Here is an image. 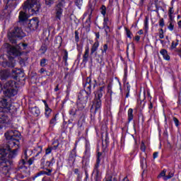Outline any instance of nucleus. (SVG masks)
<instances>
[{"mask_svg": "<svg viewBox=\"0 0 181 181\" xmlns=\"http://www.w3.org/2000/svg\"><path fill=\"white\" fill-rule=\"evenodd\" d=\"M4 135L8 141L3 148H0V173L6 175L11 170V165L13 163L12 159L18 155L21 133L16 130H9Z\"/></svg>", "mask_w": 181, "mask_h": 181, "instance_id": "f257e3e1", "label": "nucleus"}, {"mask_svg": "<svg viewBox=\"0 0 181 181\" xmlns=\"http://www.w3.org/2000/svg\"><path fill=\"white\" fill-rule=\"evenodd\" d=\"M91 87L93 88H95V83L91 82V78H87L86 83L84 85V90L80 91L78 95V100L76 105L78 110H83V108H86L87 103L88 102V98H91Z\"/></svg>", "mask_w": 181, "mask_h": 181, "instance_id": "f03ea898", "label": "nucleus"}, {"mask_svg": "<svg viewBox=\"0 0 181 181\" xmlns=\"http://www.w3.org/2000/svg\"><path fill=\"white\" fill-rule=\"evenodd\" d=\"M3 93L4 97L11 98L18 94V86L15 81H8L4 85Z\"/></svg>", "mask_w": 181, "mask_h": 181, "instance_id": "7ed1b4c3", "label": "nucleus"}, {"mask_svg": "<svg viewBox=\"0 0 181 181\" xmlns=\"http://www.w3.org/2000/svg\"><path fill=\"white\" fill-rule=\"evenodd\" d=\"M28 9L30 15H37L40 11V3L38 0H27L24 2L23 10Z\"/></svg>", "mask_w": 181, "mask_h": 181, "instance_id": "20e7f679", "label": "nucleus"}, {"mask_svg": "<svg viewBox=\"0 0 181 181\" xmlns=\"http://www.w3.org/2000/svg\"><path fill=\"white\" fill-rule=\"evenodd\" d=\"M25 34L22 30V28L19 27H14L13 30L8 33V37L11 43L15 45L16 43V39H23Z\"/></svg>", "mask_w": 181, "mask_h": 181, "instance_id": "39448f33", "label": "nucleus"}, {"mask_svg": "<svg viewBox=\"0 0 181 181\" xmlns=\"http://www.w3.org/2000/svg\"><path fill=\"white\" fill-rule=\"evenodd\" d=\"M66 4H67V0L57 1L55 5V11H56L55 18L57 21L61 20L62 15L63 14V8L66 6Z\"/></svg>", "mask_w": 181, "mask_h": 181, "instance_id": "423d86ee", "label": "nucleus"}, {"mask_svg": "<svg viewBox=\"0 0 181 181\" xmlns=\"http://www.w3.org/2000/svg\"><path fill=\"white\" fill-rule=\"evenodd\" d=\"M0 111L4 112H9L11 111V103L8 102V100L4 98L0 100Z\"/></svg>", "mask_w": 181, "mask_h": 181, "instance_id": "0eeeda50", "label": "nucleus"}, {"mask_svg": "<svg viewBox=\"0 0 181 181\" xmlns=\"http://www.w3.org/2000/svg\"><path fill=\"white\" fill-rule=\"evenodd\" d=\"M8 54L10 56H14L16 57L18 56H21V50H19V46L18 47H12L11 45H8Z\"/></svg>", "mask_w": 181, "mask_h": 181, "instance_id": "6e6552de", "label": "nucleus"}, {"mask_svg": "<svg viewBox=\"0 0 181 181\" xmlns=\"http://www.w3.org/2000/svg\"><path fill=\"white\" fill-rule=\"evenodd\" d=\"M39 27V18H33V19L30 20L28 23V28L30 30H36Z\"/></svg>", "mask_w": 181, "mask_h": 181, "instance_id": "1a4fd4ad", "label": "nucleus"}, {"mask_svg": "<svg viewBox=\"0 0 181 181\" xmlns=\"http://www.w3.org/2000/svg\"><path fill=\"white\" fill-rule=\"evenodd\" d=\"M101 99H97L94 98L93 100V104L90 108V110H93V108H95V112H100V110H101Z\"/></svg>", "mask_w": 181, "mask_h": 181, "instance_id": "9d476101", "label": "nucleus"}, {"mask_svg": "<svg viewBox=\"0 0 181 181\" xmlns=\"http://www.w3.org/2000/svg\"><path fill=\"white\" fill-rule=\"evenodd\" d=\"M42 175H47V176H50V175H52V170L48 169L47 171H40L33 177V180H36V179L37 180H42V178L40 177Z\"/></svg>", "mask_w": 181, "mask_h": 181, "instance_id": "9b49d317", "label": "nucleus"}, {"mask_svg": "<svg viewBox=\"0 0 181 181\" xmlns=\"http://www.w3.org/2000/svg\"><path fill=\"white\" fill-rule=\"evenodd\" d=\"M104 94H105V87H100L99 89L96 92H95V98L98 100H101Z\"/></svg>", "mask_w": 181, "mask_h": 181, "instance_id": "f8f14e48", "label": "nucleus"}, {"mask_svg": "<svg viewBox=\"0 0 181 181\" xmlns=\"http://www.w3.org/2000/svg\"><path fill=\"white\" fill-rule=\"evenodd\" d=\"M69 114L72 119H69L68 122L69 124H71V122H73V118H76V116L77 115V108L71 107L69 111Z\"/></svg>", "mask_w": 181, "mask_h": 181, "instance_id": "ddd939ff", "label": "nucleus"}, {"mask_svg": "<svg viewBox=\"0 0 181 181\" xmlns=\"http://www.w3.org/2000/svg\"><path fill=\"white\" fill-rule=\"evenodd\" d=\"M6 112L0 111V124H6V122H8L9 117Z\"/></svg>", "mask_w": 181, "mask_h": 181, "instance_id": "4468645a", "label": "nucleus"}, {"mask_svg": "<svg viewBox=\"0 0 181 181\" xmlns=\"http://www.w3.org/2000/svg\"><path fill=\"white\" fill-rule=\"evenodd\" d=\"M23 159H21L19 161V166L20 168H23V166H25V165H26V161L25 160V159H28V151L25 150L24 151V154L22 156Z\"/></svg>", "mask_w": 181, "mask_h": 181, "instance_id": "2eb2a0df", "label": "nucleus"}, {"mask_svg": "<svg viewBox=\"0 0 181 181\" xmlns=\"http://www.w3.org/2000/svg\"><path fill=\"white\" fill-rule=\"evenodd\" d=\"M101 156H103V153L101 152L98 153L97 156V160H96V163L95 165V172H97L98 170V168L100 167V163L101 162Z\"/></svg>", "mask_w": 181, "mask_h": 181, "instance_id": "dca6fc26", "label": "nucleus"}, {"mask_svg": "<svg viewBox=\"0 0 181 181\" xmlns=\"http://www.w3.org/2000/svg\"><path fill=\"white\" fill-rule=\"evenodd\" d=\"M90 54V48L88 47H86L84 54L83 56V63H87L88 62V54Z\"/></svg>", "mask_w": 181, "mask_h": 181, "instance_id": "f3484780", "label": "nucleus"}, {"mask_svg": "<svg viewBox=\"0 0 181 181\" xmlns=\"http://www.w3.org/2000/svg\"><path fill=\"white\" fill-rule=\"evenodd\" d=\"M0 77H1V80H6V78L9 77V72H8V71L6 70L1 71Z\"/></svg>", "mask_w": 181, "mask_h": 181, "instance_id": "a211bd4d", "label": "nucleus"}, {"mask_svg": "<svg viewBox=\"0 0 181 181\" xmlns=\"http://www.w3.org/2000/svg\"><path fill=\"white\" fill-rule=\"evenodd\" d=\"M98 46H100V43L98 42V41L95 42L90 49V54H94L96 50H98Z\"/></svg>", "mask_w": 181, "mask_h": 181, "instance_id": "6ab92c4d", "label": "nucleus"}, {"mask_svg": "<svg viewBox=\"0 0 181 181\" xmlns=\"http://www.w3.org/2000/svg\"><path fill=\"white\" fill-rule=\"evenodd\" d=\"M18 19L21 22H23L25 21H26V19H28V16H26V13L23 12V11H21L19 16H18Z\"/></svg>", "mask_w": 181, "mask_h": 181, "instance_id": "aec40b11", "label": "nucleus"}, {"mask_svg": "<svg viewBox=\"0 0 181 181\" xmlns=\"http://www.w3.org/2000/svg\"><path fill=\"white\" fill-rule=\"evenodd\" d=\"M160 53L165 60H170V57L168 54V51L166 49H161Z\"/></svg>", "mask_w": 181, "mask_h": 181, "instance_id": "412c9836", "label": "nucleus"}, {"mask_svg": "<svg viewBox=\"0 0 181 181\" xmlns=\"http://www.w3.org/2000/svg\"><path fill=\"white\" fill-rule=\"evenodd\" d=\"M134 119V110L129 108L128 110V122H131Z\"/></svg>", "mask_w": 181, "mask_h": 181, "instance_id": "4be33fe9", "label": "nucleus"}, {"mask_svg": "<svg viewBox=\"0 0 181 181\" xmlns=\"http://www.w3.org/2000/svg\"><path fill=\"white\" fill-rule=\"evenodd\" d=\"M4 64L6 67H10L11 69H13V67H15V60L12 59L11 61L6 62Z\"/></svg>", "mask_w": 181, "mask_h": 181, "instance_id": "5701e85b", "label": "nucleus"}, {"mask_svg": "<svg viewBox=\"0 0 181 181\" xmlns=\"http://www.w3.org/2000/svg\"><path fill=\"white\" fill-rule=\"evenodd\" d=\"M95 59L98 63H103V55L98 54V52L95 53Z\"/></svg>", "mask_w": 181, "mask_h": 181, "instance_id": "b1692460", "label": "nucleus"}, {"mask_svg": "<svg viewBox=\"0 0 181 181\" xmlns=\"http://www.w3.org/2000/svg\"><path fill=\"white\" fill-rule=\"evenodd\" d=\"M32 112L33 115H35V117H39V115H40V110H39V108H37V107H33L32 109Z\"/></svg>", "mask_w": 181, "mask_h": 181, "instance_id": "393cba45", "label": "nucleus"}, {"mask_svg": "<svg viewBox=\"0 0 181 181\" xmlns=\"http://www.w3.org/2000/svg\"><path fill=\"white\" fill-rule=\"evenodd\" d=\"M58 146L59 144H57V146H54L53 147H48L45 151L46 155H49V153H51L52 149H57Z\"/></svg>", "mask_w": 181, "mask_h": 181, "instance_id": "a878e982", "label": "nucleus"}, {"mask_svg": "<svg viewBox=\"0 0 181 181\" xmlns=\"http://www.w3.org/2000/svg\"><path fill=\"white\" fill-rule=\"evenodd\" d=\"M16 0H7L6 6H15Z\"/></svg>", "mask_w": 181, "mask_h": 181, "instance_id": "bb28decb", "label": "nucleus"}, {"mask_svg": "<svg viewBox=\"0 0 181 181\" xmlns=\"http://www.w3.org/2000/svg\"><path fill=\"white\" fill-rule=\"evenodd\" d=\"M96 172L95 175V181H100L101 180V174L100 173L99 170L95 171Z\"/></svg>", "mask_w": 181, "mask_h": 181, "instance_id": "cd10ccee", "label": "nucleus"}, {"mask_svg": "<svg viewBox=\"0 0 181 181\" xmlns=\"http://www.w3.org/2000/svg\"><path fill=\"white\" fill-rule=\"evenodd\" d=\"M41 67H45L46 66H47V59L44 58V59H42L40 60V63Z\"/></svg>", "mask_w": 181, "mask_h": 181, "instance_id": "c85d7f7f", "label": "nucleus"}, {"mask_svg": "<svg viewBox=\"0 0 181 181\" xmlns=\"http://www.w3.org/2000/svg\"><path fill=\"white\" fill-rule=\"evenodd\" d=\"M103 28H105V32L106 33V35L108 36V33L111 32V30H110V26H108L107 24L105 23V25H103Z\"/></svg>", "mask_w": 181, "mask_h": 181, "instance_id": "c756f323", "label": "nucleus"}, {"mask_svg": "<svg viewBox=\"0 0 181 181\" xmlns=\"http://www.w3.org/2000/svg\"><path fill=\"white\" fill-rule=\"evenodd\" d=\"M56 2V0H45V5L47 6H52Z\"/></svg>", "mask_w": 181, "mask_h": 181, "instance_id": "7c9ffc66", "label": "nucleus"}, {"mask_svg": "<svg viewBox=\"0 0 181 181\" xmlns=\"http://www.w3.org/2000/svg\"><path fill=\"white\" fill-rule=\"evenodd\" d=\"M174 175H175V173L170 171V172L168 173V175H167V176H165V177H164V180H168V179H172V177H173Z\"/></svg>", "mask_w": 181, "mask_h": 181, "instance_id": "2f4dec72", "label": "nucleus"}, {"mask_svg": "<svg viewBox=\"0 0 181 181\" xmlns=\"http://www.w3.org/2000/svg\"><path fill=\"white\" fill-rule=\"evenodd\" d=\"M69 57V52H67V50H64V57L63 60H64L65 63H67V59Z\"/></svg>", "mask_w": 181, "mask_h": 181, "instance_id": "473e14b6", "label": "nucleus"}, {"mask_svg": "<svg viewBox=\"0 0 181 181\" xmlns=\"http://www.w3.org/2000/svg\"><path fill=\"white\" fill-rule=\"evenodd\" d=\"M52 112V109H50L49 107H45V115L47 118H49V115H50Z\"/></svg>", "mask_w": 181, "mask_h": 181, "instance_id": "72a5a7b5", "label": "nucleus"}, {"mask_svg": "<svg viewBox=\"0 0 181 181\" xmlns=\"http://www.w3.org/2000/svg\"><path fill=\"white\" fill-rule=\"evenodd\" d=\"M100 11L102 15L105 16V13H107V8L105 7V6L103 5L100 8Z\"/></svg>", "mask_w": 181, "mask_h": 181, "instance_id": "f704fd0d", "label": "nucleus"}, {"mask_svg": "<svg viewBox=\"0 0 181 181\" xmlns=\"http://www.w3.org/2000/svg\"><path fill=\"white\" fill-rule=\"evenodd\" d=\"M126 30V35L127 36V37H129V39H132V33H131V30H129V29L128 28H125Z\"/></svg>", "mask_w": 181, "mask_h": 181, "instance_id": "c9c22d12", "label": "nucleus"}, {"mask_svg": "<svg viewBox=\"0 0 181 181\" xmlns=\"http://www.w3.org/2000/svg\"><path fill=\"white\" fill-rule=\"evenodd\" d=\"M141 166L143 168H144V166H146V158H145L144 157L141 158Z\"/></svg>", "mask_w": 181, "mask_h": 181, "instance_id": "e433bc0d", "label": "nucleus"}, {"mask_svg": "<svg viewBox=\"0 0 181 181\" xmlns=\"http://www.w3.org/2000/svg\"><path fill=\"white\" fill-rule=\"evenodd\" d=\"M57 117V115H56L49 121L50 125H55V124H56V122L57 121V119H56Z\"/></svg>", "mask_w": 181, "mask_h": 181, "instance_id": "4c0bfd02", "label": "nucleus"}, {"mask_svg": "<svg viewBox=\"0 0 181 181\" xmlns=\"http://www.w3.org/2000/svg\"><path fill=\"white\" fill-rule=\"evenodd\" d=\"M179 45V40H176V42L175 43L174 41H173L172 45H171V49H175L176 46Z\"/></svg>", "mask_w": 181, "mask_h": 181, "instance_id": "58836bf2", "label": "nucleus"}, {"mask_svg": "<svg viewBox=\"0 0 181 181\" xmlns=\"http://www.w3.org/2000/svg\"><path fill=\"white\" fill-rule=\"evenodd\" d=\"M129 90H130V86H127V89H126V98H128L129 97Z\"/></svg>", "mask_w": 181, "mask_h": 181, "instance_id": "ea45409f", "label": "nucleus"}, {"mask_svg": "<svg viewBox=\"0 0 181 181\" xmlns=\"http://www.w3.org/2000/svg\"><path fill=\"white\" fill-rule=\"evenodd\" d=\"M75 40L76 42H78L80 40V37H78V31H75Z\"/></svg>", "mask_w": 181, "mask_h": 181, "instance_id": "a19ab883", "label": "nucleus"}, {"mask_svg": "<svg viewBox=\"0 0 181 181\" xmlns=\"http://www.w3.org/2000/svg\"><path fill=\"white\" fill-rule=\"evenodd\" d=\"M108 49V45L105 44L103 46V49L102 50V53H106Z\"/></svg>", "mask_w": 181, "mask_h": 181, "instance_id": "79ce46f5", "label": "nucleus"}, {"mask_svg": "<svg viewBox=\"0 0 181 181\" xmlns=\"http://www.w3.org/2000/svg\"><path fill=\"white\" fill-rule=\"evenodd\" d=\"M159 25L161 28H163L165 26V21L163 18H161L159 21Z\"/></svg>", "mask_w": 181, "mask_h": 181, "instance_id": "37998d69", "label": "nucleus"}, {"mask_svg": "<svg viewBox=\"0 0 181 181\" xmlns=\"http://www.w3.org/2000/svg\"><path fill=\"white\" fill-rule=\"evenodd\" d=\"M75 4L76 6H80L83 4V0H76Z\"/></svg>", "mask_w": 181, "mask_h": 181, "instance_id": "c03bdc74", "label": "nucleus"}, {"mask_svg": "<svg viewBox=\"0 0 181 181\" xmlns=\"http://www.w3.org/2000/svg\"><path fill=\"white\" fill-rule=\"evenodd\" d=\"M53 163H54V158H52L51 160V161H47V165L48 166H52V165H53Z\"/></svg>", "mask_w": 181, "mask_h": 181, "instance_id": "a18cd8bd", "label": "nucleus"}, {"mask_svg": "<svg viewBox=\"0 0 181 181\" xmlns=\"http://www.w3.org/2000/svg\"><path fill=\"white\" fill-rule=\"evenodd\" d=\"M149 21V18L148 17H146L145 21H144V25L146 29H148V23Z\"/></svg>", "mask_w": 181, "mask_h": 181, "instance_id": "49530a36", "label": "nucleus"}, {"mask_svg": "<svg viewBox=\"0 0 181 181\" xmlns=\"http://www.w3.org/2000/svg\"><path fill=\"white\" fill-rule=\"evenodd\" d=\"M40 50L45 53L46 50H47V45H42L40 48Z\"/></svg>", "mask_w": 181, "mask_h": 181, "instance_id": "de8ad7c7", "label": "nucleus"}, {"mask_svg": "<svg viewBox=\"0 0 181 181\" xmlns=\"http://www.w3.org/2000/svg\"><path fill=\"white\" fill-rule=\"evenodd\" d=\"M76 155L75 154H71L69 156V160H76Z\"/></svg>", "mask_w": 181, "mask_h": 181, "instance_id": "09e8293b", "label": "nucleus"}, {"mask_svg": "<svg viewBox=\"0 0 181 181\" xmlns=\"http://www.w3.org/2000/svg\"><path fill=\"white\" fill-rule=\"evenodd\" d=\"M173 121H174L176 127H179V119H177V118H176V117H173Z\"/></svg>", "mask_w": 181, "mask_h": 181, "instance_id": "8fccbe9b", "label": "nucleus"}, {"mask_svg": "<svg viewBox=\"0 0 181 181\" xmlns=\"http://www.w3.org/2000/svg\"><path fill=\"white\" fill-rule=\"evenodd\" d=\"M146 149V147L145 146V144L142 143L141 146V151H142L143 152H145Z\"/></svg>", "mask_w": 181, "mask_h": 181, "instance_id": "3c124183", "label": "nucleus"}, {"mask_svg": "<svg viewBox=\"0 0 181 181\" xmlns=\"http://www.w3.org/2000/svg\"><path fill=\"white\" fill-rule=\"evenodd\" d=\"M165 175H166V171L163 170V172H161V173H160V175H159L158 176H159V177H165Z\"/></svg>", "mask_w": 181, "mask_h": 181, "instance_id": "603ef678", "label": "nucleus"}, {"mask_svg": "<svg viewBox=\"0 0 181 181\" xmlns=\"http://www.w3.org/2000/svg\"><path fill=\"white\" fill-rule=\"evenodd\" d=\"M173 28H174V25L172 23V21H170V25H168V29L170 30H173Z\"/></svg>", "mask_w": 181, "mask_h": 181, "instance_id": "864d4df0", "label": "nucleus"}, {"mask_svg": "<svg viewBox=\"0 0 181 181\" xmlns=\"http://www.w3.org/2000/svg\"><path fill=\"white\" fill-rule=\"evenodd\" d=\"M173 12H174L173 7L170 8L168 11V15H173Z\"/></svg>", "mask_w": 181, "mask_h": 181, "instance_id": "5fc2aeb1", "label": "nucleus"}, {"mask_svg": "<svg viewBox=\"0 0 181 181\" xmlns=\"http://www.w3.org/2000/svg\"><path fill=\"white\" fill-rule=\"evenodd\" d=\"M34 158H30L28 161V165L30 166L33 163Z\"/></svg>", "mask_w": 181, "mask_h": 181, "instance_id": "6e6d98bb", "label": "nucleus"}, {"mask_svg": "<svg viewBox=\"0 0 181 181\" xmlns=\"http://www.w3.org/2000/svg\"><path fill=\"white\" fill-rule=\"evenodd\" d=\"M158 152H155V153H153V159H156V158H158Z\"/></svg>", "mask_w": 181, "mask_h": 181, "instance_id": "4d7b16f0", "label": "nucleus"}, {"mask_svg": "<svg viewBox=\"0 0 181 181\" xmlns=\"http://www.w3.org/2000/svg\"><path fill=\"white\" fill-rule=\"evenodd\" d=\"M45 71H46V69H45V68H41L40 70V74H43V73H45Z\"/></svg>", "mask_w": 181, "mask_h": 181, "instance_id": "13d9d810", "label": "nucleus"}, {"mask_svg": "<svg viewBox=\"0 0 181 181\" xmlns=\"http://www.w3.org/2000/svg\"><path fill=\"white\" fill-rule=\"evenodd\" d=\"M161 33H160V35H159V37H160V39H163V29H161Z\"/></svg>", "mask_w": 181, "mask_h": 181, "instance_id": "bf43d9fd", "label": "nucleus"}, {"mask_svg": "<svg viewBox=\"0 0 181 181\" xmlns=\"http://www.w3.org/2000/svg\"><path fill=\"white\" fill-rule=\"evenodd\" d=\"M141 37L139 35H136L135 36L134 40H136V42H138L139 40H140Z\"/></svg>", "mask_w": 181, "mask_h": 181, "instance_id": "052dcab7", "label": "nucleus"}, {"mask_svg": "<svg viewBox=\"0 0 181 181\" xmlns=\"http://www.w3.org/2000/svg\"><path fill=\"white\" fill-rule=\"evenodd\" d=\"M57 40H59V43H60V45H61V43H62V37H61V36L57 37Z\"/></svg>", "mask_w": 181, "mask_h": 181, "instance_id": "680f3d73", "label": "nucleus"}, {"mask_svg": "<svg viewBox=\"0 0 181 181\" xmlns=\"http://www.w3.org/2000/svg\"><path fill=\"white\" fill-rule=\"evenodd\" d=\"M105 181H112V176L107 177V178Z\"/></svg>", "mask_w": 181, "mask_h": 181, "instance_id": "e2e57ef3", "label": "nucleus"}, {"mask_svg": "<svg viewBox=\"0 0 181 181\" xmlns=\"http://www.w3.org/2000/svg\"><path fill=\"white\" fill-rule=\"evenodd\" d=\"M169 18H170V22H173V16H172V14H169Z\"/></svg>", "mask_w": 181, "mask_h": 181, "instance_id": "0e129e2a", "label": "nucleus"}, {"mask_svg": "<svg viewBox=\"0 0 181 181\" xmlns=\"http://www.w3.org/2000/svg\"><path fill=\"white\" fill-rule=\"evenodd\" d=\"M107 22H108V18H105L103 25H107Z\"/></svg>", "mask_w": 181, "mask_h": 181, "instance_id": "69168bd1", "label": "nucleus"}, {"mask_svg": "<svg viewBox=\"0 0 181 181\" xmlns=\"http://www.w3.org/2000/svg\"><path fill=\"white\" fill-rule=\"evenodd\" d=\"M74 173H76V175H77V176H78H78H79V175H78V169L76 168V169L74 170Z\"/></svg>", "mask_w": 181, "mask_h": 181, "instance_id": "338daca9", "label": "nucleus"}, {"mask_svg": "<svg viewBox=\"0 0 181 181\" xmlns=\"http://www.w3.org/2000/svg\"><path fill=\"white\" fill-rule=\"evenodd\" d=\"M178 26H179V28H181V21H180L178 22Z\"/></svg>", "mask_w": 181, "mask_h": 181, "instance_id": "774afa93", "label": "nucleus"}]
</instances>
